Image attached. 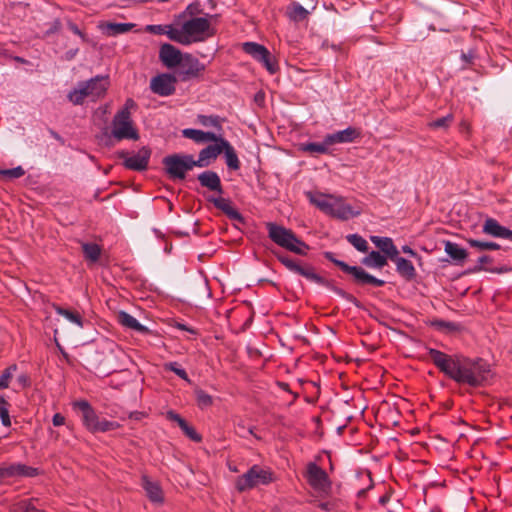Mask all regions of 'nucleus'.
Wrapping results in <instances>:
<instances>
[{
    "label": "nucleus",
    "mask_w": 512,
    "mask_h": 512,
    "mask_svg": "<svg viewBox=\"0 0 512 512\" xmlns=\"http://www.w3.org/2000/svg\"><path fill=\"white\" fill-rule=\"evenodd\" d=\"M142 487L151 502L156 504H162L164 502V493L158 482L152 481L147 476H143Z\"/></svg>",
    "instance_id": "a211bd4d"
},
{
    "label": "nucleus",
    "mask_w": 512,
    "mask_h": 512,
    "mask_svg": "<svg viewBox=\"0 0 512 512\" xmlns=\"http://www.w3.org/2000/svg\"><path fill=\"white\" fill-rule=\"evenodd\" d=\"M52 422H53V425L56 426V427L64 425L65 424V417L62 414H60V413H56L53 416Z\"/></svg>",
    "instance_id": "3c124183"
},
{
    "label": "nucleus",
    "mask_w": 512,
    "mask_h": 512,
    "mask_svg": "<svg viewBox=\"0 0 512 512\" xmlns=\"http://www.w3.org/2000/svg\"><path fill=\"white\" fill-rule=\"evenodd\" d=\"M111 135L118 141L123 139L138 140L139 134L130 112L127 109L118 111L112 121Z\"/></svg>",
    "instance_id": "6e6552de"
},
{
    "label": "nucleus",
    "mask_w": 512,
    "mask_h": 512,
    "mask_svg": "<svg viewBox=\"0 0 512 512\" xmlns=\"http://www.w3.org/2000/svg\"><path fill=\"white\" fill-rule=\"evenodd\" d=\"M330 144L326 143V136L320 143H303L300 145V150L310 153L311 155L326 154L328 153Z\"/></svg>",
    "instance_id": "c85d7f7f"
},
{
    "label": "nucleus",
    "mask_w": 512,
    "mask_h": 512,
    "mask_svg": "<svg viewBox=\"0 0 512 512\" xmlns=\"http://www.w3.org/2000/svg\"><path fill=\"white\" fill-rule=\"evenodd\" d=\"M306 478L310 486L319 494L327 495L331 490V482L326 472L315 463L307 465Z\"/></svg>",
    "instance_id": "1a4fd4ad"
},
{
    "label": "nucleus",
    "mask_w": 512,
    "mask_h": 512,
    "mask_svg": "<svg viewBox=\"0 0 512 512\" xmlns=\"http://www.w3.org/2000/svg\"><path fill=\"white\" fill-rule=\"evenodd\" d=\"M164 368L166 370H170V371H173L174 373H176L179 377H181L182 379L184 380H187L188 381V375L187 373L185 372V370L181 369L177 363H167L165 364Z\"/></svg>",
    "instance_id": "49530a36"
},
{
    "label": "nucleus",
    "mask_w": 512,
    "mask_h": 512,
    "mask_svg": "<svg viewBox=\"0 0 512 512\" xmlns=\"http://www.w3.org/2000/svg\"><path fill=\"white\" fill-rule=\"evenodd\" d=\"M179 67L187 76H197L205 70V66L190 54H184Z\"/></svg>",
    "instance_id": "6ab92c4d"
},
{
    "label": "nucleus",
    "mask_w": 512,
    "mask_h": 512,
    "mask_svg": "<svg viewBox=\"0 0 512 512\" xmlns=\"http://www.w3.org/2000/svg\"><path fill=\"white\" fill-rule=\"evenodd\" d=\"M222 153H224L226 164L230 169L238 170L240 168V161L238 159V156L234 148L226 140L222 142Z\"/></svg>",
    "instance_id": "a878e982"
},
{
    "label": "nucleus",
    "mask_w": 512,
    "mask_h": 512,
    "mask_svg": "<svg viewBox=\"0 0 512 512\" xmlns=\"http://www.w3.org/2000/svg\"><path fill=\"white\" fill-rule=\"evenodd\" d=\"M73 408L81 412L83 425L92 433L108 432L120 427V424L117 422L100 418L87 401H75Z\"/></svg>",
    "instance_id": "39448f33"
},
{
    "label": "nucleus",
    "mask_w": 512,
    "mask_h": 512,
    "mask_svg": "<svg viewBox=\"0 0 512 512\" xmlns=\"http://www.w3.org/2000/svg\"><path fill=\"white\" fill-rule=\"evenodd\" d=\"M337 265L345 272L352 274L359 282L363 284H371L376 287H381L384 285V281L375 278L374 276L365 272L362 268L359 267H351L345 264L344 262L338 261Z\"/></svg>",
    "instance_id": "4468645a"
},
{
    "label": "nucleus",
    "mask_w": 512,
    "mask_h": 512,
    "mask_svg": "<svg viewBox=\"0 0 512 512\" xmlns=\"http://www.w3.org/2000/svg\"><path fill=\"white\" fill-rule=\"evenodd\" d=\"M13 512H43L33 507L28 500H22L13 505Z\"/></svg>",
    "instance_id": "79ce46f5"
},
{
    "label": "nucleus",
    "mask_w": 512,
    "mask_h": 512,
    "mask_svg": "<svg viewBox=\"0 0 512 512\" xmlns=\"http://www.w3.org/2000/svg\"><path fill=\"white\" fill-rule=\"evenodd\" d=\"M56 311H57L58 314L66 317L69 321L77 324L80 327L83 326L82 318H81L79 313L71 311V310H66V309H63V308L58 307V306L56 307Z\"/></svg>",
    "instance_id": "4c0bfd02"
},
{
    "label": "nucleus",
    "mask_w": 512,
    "mask_h": 512,
    "mask_svg": "<svg viewBox=\"0 0 512 512\" xmlns=\"http://www.w3.org/2000/svg\"><path fill=\"white\" fill-rule=\"evenodd\" d=\"M134 27V24L131 23H102L100 28L108 35L114 36L117 34H122L130 31Z\"/></svg>",
    "instance_id": "bb28decb"
},
{
    "label": "nucleus",
    "mask_w": 512,
    "mask_h": 512,
    "mask_svg": "<svg viewBox=\"0 0 512 512\" xmlns=\"http://www.w3.org/2000/svg\"><path fill=\"white\" fill-rule=\"evenodd\" d=\"M279 261L289 270L298 273L307 279L319 281L320 278L316 275L314 269L309 266H301L298 262L288 256H278Z\"/></svg>",
    "instance_id": "f3484780"
},
{
    "label": "nucleus",
    "mask_w": 512,
    "mask_h": 512,
    "mask_svg": "<svg viewBox=\"0 0 512 512\" xmlns=\"http://www.w3.org/2000/svg\"><path fill=\"white\" fill-rule=\"evenodd\" d=\"M451 122H452V116L449 115V116L442 117V118H439V119L431 122L430 126L432 128L448 127Z\"/></svg>",
    "instance_id": "de8ad7c7"
},
{
    "label": "nucleus",
    "mask_w": 512,
    "mask_h": 512,
    "mask_svg": "<svg viewBox=\"0 0 512 512\" xmlns=\"http://www.w3.org/2000/svg\"><path fill=\"white\" fill-rule=\"evenodd\" d=\"M33 469L21 464H12L0 468V478L6 479L17 476H32Z\"/></svg>",
    "instance_id": "4be33fe9"
},
{
    "label": "nucleus",
    "mask_w": 512,
    "mask_h": 512,
    "mask_svg": "<svg viewBox=\"0 0 512 512\" xmlns=\"http://www.w3.org/2000/svg\"><path fill=\"white\" fill-rule=\"evenodd\" d=\"M269 237L279 246L299 255H304L308 246L283 226L267 224Z\"/></svg>",
    "instance_id": "423d86ee"
},
{
    "label": "nucleus",
    "mask_w": 512,
    "mask_h": 512,
    "mask_svg": "<svg viewBox=\"0 0 512 512\" xmlns=\"http://www.w3.org/2000/svg\"><path fill=\"white\" fill-rule=\"evenodd\" d=\"M483 232L499 238H511L512 231L500 225L495 219L487 218L483 224Z\"/></svg>",
    "instance_id": "aec40b11"
},
{
    "label": "nucleus",
    "mask_w": 512,
    "mask_h": 512,
    "mask_svg": "<svg viewBox=\"0 0 512 512\" xmlns=\"http://www.w3.org/2000/svg\"><path fill=\"white\" fill-rule=\"evenodd\" d=\"M183 135L196 142H204V131L196 129H185Z\"/></svg>",
    "instance_id": "c03bdc74"
},
{
    "label": "nucleus",
    "mask_w": 512,
    "mask_h": 512,
    "mask_svg": "<svg viewBox=\"0 0 512 512\" xmlns=\"http://www.w3.org/2000/svg\"><path fill=\"white\" fill-rule=\"evenodd\" d=\"M166 417L170 421L177 422L179 426H180V421H185L183 418L180 417L179 414H177L173 411L167 412Z\"/></svg>",
    "instance_id": "8fccbe9b"
},
{
    "label": "nucleus",
    "mask_w": 512,
    "mask_h": 512,
    "mask_svg": "<svg viewBox=\"0 0 512 512\" xmlns=\"http://www.w3.org/2000/svg\"><path fill=\"white\" fill-rule=\"evenodd\" d=\"M402 250H403L404 253L410 254L412 256L416 255V253L410 247H408V246H404L402 248Z\"/></svg>",
    "instance_id": "6e6d98bb"
},
{
    "label": "nucleus",
    "mask_w": 512,
    "mask_h": 512,
    "mask_svg": "<svg viewBox=\"0 0 512 512\" xmlns=\"http://www.w3.org/2000/svg\"><path fill=\"white\" fill-rule=\"evenodd\" d=\"M445 252L455 261H464L467 257L466 250L450 241L445 242Z\"/></svg>",
    "instance_id": "c756f323"
},
{
    "label": "nucleus",
    "mask_w": 512,
    "mask_h": 512,
    "mask_svg": "<svg viewBox=\"0 0 512 512\" xmlns=\"http://www.w3.org/2000/svg\"><path fill=\"white\" fill-rule=\"evenodd\" d=\"M135 103L133 100L128 99L125 103V106L122 109H127L130 112V108L134 107Z\"/></svg>",
    "instance_id": "864d4df0"
},
{
    "label": "nucleus",
    "mask_w": 512,
    "mask_h": 512,
    "mask_svg": "<svg viewBox=\"0 0 512 512\" xmlns=\"http://www.w3.org/2000/svg\"><path fill=\"white\" fill-rule=\"evenodd\" d=\"M109 169H110V168H105V171H104V173H105V174H108V172H109Z\"/></svg>",
    "instance_id": "13d9d810"
},
{
    "label": "nucleus",
    "mask_w": 512,
    "mask_h": 512,
    "mask_svg": "<svg viewBox=\"0 0 512 512\" xmlns=\"http://www.w3.org/2000/svg\"><path fill=\"white\" fill-rule=\"evenodd\" d=\"M184 54L171 44H163L159 51L160 60L168 68L179 66Z\"/></svg>",
    "instance_id": "dca6fc26"
},
{
    "label": "nucleus",
    "mask_w": 512,
    "mask_h": 512,
    "mask_svg": "<svg viewBox=\"0 0 512 512\" xmlns=\"http://www.w3.org/2000/svg\"><path fill=\"white\" fill-rule=\"evenodd\" d=\"M145 31L152 34H165L172 40L173 33L176 31V26L171 25H147Z\"/></svg>",
    "instance_id": "72a5a7b5"
},
{
    "label": "nucleus",
    "mask_w": 512,
    "mask_h": 512,
    "mask_svg": "<svg viewBox=\"0 0 512 512\" xmlns=\"http://www.w3.org/2000/svg\"><path fill=\"white\" fill-rule=\"evenodd\" d=\"M468 243L481 251L483 250H497L500 248V246L495 242H481L474 239H469Z\"/></svg>",
    "instance_id": "a19ab883"
},
{
    "label": "nucleus",
    "mask_w": 512,
    "mask_h": 512,
    "mask_svg": "<svg viewBox=\"0 0 512 512\" xmlns=\"http://www.w3.org/2000/svg\"><path fill=\"white\" fill-rule=\"evenodd\" d=\"M117 319L119 323L123 326L134 329L141 333H146L148 330L143 325H141L133 316L129 315L126 312H120L117 315Z\"/></svg>",
    "instance_id": "cd10ccee"
},
{
    "label": "nucleus",
    "mask_w": 512,
    "mask_h": 512,
    "mask_svg": "<svg viewBox=\"0 0 512 512\" xmlns=\"http://www.w3.org/2000/svg\"><path fill=\"white\" fill-rule=\"evenodd\" d=\"M305 195L311 204L334 218L348 220L361 213L359 204L350 202L338 195L324 194L317 191H309Z\"/></svg>",
    "instance_id": "f03ea898"
},
{
    "label": "nucleus",
    "mask_w": 512,
    "mask_h": 512,
    "mask_svg": "<svg viewBox=\"0 0 512 512\" xmlns=\"http://www.w3.org/2000/svg\"><path fill=\"white\" fill-rule=\"evenodd\" d=\"M8 406H9L8 402L3 397H1L0 398V418H1L2 424L6 427H9L11 425Z\"/></svg>",
    "instance_id": "ea45409f"
},
{
    "label": "nucleus",
    "mask_w": 512,
    "mask_h": 512,
    "mask_svg": "<svg viewBox=\"0 0 512 512\" xmlns=\"http://www.w3.org/2000/svg\"><path fill=\"white\" fill-rule=\"evenodd\" d=\"M196 401L200 408H207L213 404L212 397L205 393L203 390H196Z\"/></svg>",
    "instance_id": "58836bf2"
},
{
    "label": "nucleus",
    "mask_w": 512,
    "mask_h": 512,
    "mask_svg": "<svg viewBox=\"0 0 512 512\" xmlns=\"http://www.w3.org/2000/svg\"><path fill=\"white\" fill-rule=\"evenodd\" d=\"M428 356L445 375L460 384L479 386L491 376L490 366L483 360L453 358L435 349H430Z\"/></svg>",
    "instance_id": "f257e3e1"
},
{
    "label": "nucleus",
    "mask_w": 512,
    "mask_h": 512,
    "mask_svg": "<svg viewBox=\"0 0 512 512\" xmlns=\"http://www.w3.org/2000/svg\"><path fill=\"white\" fill-rule=\"evenodd\" d=\"M242 48L255 60L261 62L271 74H274L278 70L276 61L263 45L254 42H246L242 45Z\"/></svg>",
    "instance_id": "9d476101"
},
{
    "label": "nucleus",
    "mask_w": 512,
    "mask_h": 512,
    "mask_svg": "<svg viewBox=\"0 0 512 512\" xmlns=\"http://www.w3.org/2000/svg\"><path fill=\"white\" fill-rule=\"evenodd\" d=\"M360 136L361 132L359 129L348 127L345 130L326 135V143L330 144V146L335 144L352 143L360 138Z\"/></svg>",
    "instance_id": "2eb2a0df"
},
{
    "label": "nucleus",
    "mask_w": 512,
    "mask_h": 512,
    "mask_svg": "<svg viewBox=\"0 0 512 512\" xmlns=\"http://www.w3.org/2000/svg\"><path fill=\"white\" fill-rule=\"evenodd\" d=\"M25 174L21 166L12 169H0V180L9 181L22 177Z\"/></svg>",
    "instance_id": "f704fd0d"
},
{
    "label": "nucleus",
    "mask_w": 512,
    "mask_h": 512,
    "mask_svg": "<svg viewBox=\"0 0 512 512\" xmlns=\"http://www.w3.org/2000/svg\"><path fill=\"white\" fill-rule=\"evenodd\" d=\"M16 369H17L16 365H11L4 370L3 374L0 377V383L3 386V388H7L9 386V383H10Z\"/></svg>",
    "instance_id": "37998d69"
},
{
    "label": "nucleus",
    "mask_w": 512,
    "mask_h": 512,
    "mask_svg": "<svg viewBox=\"0 0 512 512\" xmlns=\"http://www.w3.org/2000/svg\"><path fill=\"white\" fill-rule=\"evenodd\" d=\"M215 29L208 18L193 17L185 21L181 26H176L172 41L182 45H190L195 42H202L212 37Z\"/></svg>",
    "instance_id": "7ed1b4c3"
},
{
    "label": "nucleus",
    "mask_w": 512,
    "mask_h": 512,
    "mask_svg": "<svg viewBox=\"0 0 512 512\" xmlns=\"http://www.w3.org/2000/svg\"><path fill=\"white\" fill-rule=\"evenodd\" d=\"M143 417V413L140 412H134L130 414V418H133L135 420H140Z\"/></svg>",
    "instance_id": "5fc2aeb1"
},
{
    "label": "nucleus",
    "mask_w": 512,
    "mask_h": 512,
    "mask_svg": "<svg viewBox=\"0 0 512 512\" xmlns=\"http://www.w3.org/2000/svg\"><path fill=\"white\" fill-rule=\"evenodd\" d=\"M108 87V78L98 76L79 83L77 87L68 94V99L75 105H81L87 101L96 102L104 97Z\"/></svg>",
    "instance_id": "20e7f679"
},
{
    "label": "nucleus",
    "mask_w": 512,
    "mask_h": 512,
    "mask_svg": "<svg viewBox=\"0 0 512 512\" xmlns=\"http://www.w3.org/2000/svg\"><path fill=\"white\" fill-rule=\"evenodd\" d=\"M362 263L368 267L381 268L387 264V260L386 257L381 255L379 252L372 251L362 260Z\"/></svg>",
    "instance_id": "2f4dec72"
},
{
    "label": "nucleus",
    "mask_w": 512,
    "mask_h": 512,
    "mask_svg": "<svg viewBox=\"0 0 512 512\" xmlns=\"http://www.w3.org/2000/svg\"><path fill=\"white\" fill-rule=\"evenodd\" d=\"M68 26L74 34L80 36L83 40H85V35L78 29V27L74 23H69Z\"/></svg>",
    "instance_id": "603ef678"
},
{
    "label": "nucleus",
    "mask_w": 512,
    "mask_h": 512,
    "mask_svg": "<svg viewBox=\"0 0 512 512\" xmlns=\"http://www.w3.org/2000/svg\"><path fill=\"white\" fill-rule=\"evenodd\" d=\"M151 152L148 148H141L136 154L129 155L127 152H120L119 156L124 159V165L131 170H144L148 166Z\"/></svg>",
    "instance_id": "f8f14e48"
},
{
    "label": "nucleus",
    "mask_w": 512,
    "mask_h": 512,
    "mask_svg": "<svg viewBox=\"0 0 512 512\" xmlns=\"http://www.w3.org/2000/svg\"><path fill=\"white\" fill-rule=\"evenodd\" d=\"M180 428L183 432L192 440L200 441V436L196 433L193 427H191L186 421H180Z\"/></svg>",
    "instance_id": "a18cd8bd"
},
{
    "label": "nucleus",
    "mask_w": 512,
    "mask_h": 512,
    "mask_svg": "<svg viewBox=\"0 0 512 512\" xmlns=\"http://www.w3.org/2000/svg\"><path fill=\"white\" fill-rule=\"evenodd\" d=\"M82 250L86 260L92 263H95L101 255L100 246L94 243H83Z\"/></svg>",
    "instance_id": "7c9ffc66"
},
{
    "label": "nucleus",
    "mask_w": 512,
    "mask_h": 512,
    "mask_svg": "<svg viewBox=\"0 0 512 512\" xmlns=\"http://www.w3.org/2000/svg\"><path fill=\"white\" fill-rule=\"evenodd\" d=\"M347 240L351 245H353L357 250L361 252H366L368 250L367 241L357 234L348 235Z\"/></svg>",
    "instance_id": "e433bc0d"
},
{
    "label": "nucleus",
    "mask_w": 512,
    "mask_h": 512,
    "mask_svg": "<svg viewBox=\"0 0 512 512\" xmlns=\"http://www.w3.org/2000/svg\"><path fill=\"white\" fill-rule=\"evenodd\" d=\"M219 140H224L221 137H217L214 133L204 132V142L212 141L214 144H219Z\"/></svg>",
    "instance_id": "09e8293b"
},
{
    "label": "nucleus",
    "mask_w": 512,
    "mask_h": 512,
    "mask_svg": "<svg viewBox=\"0 0 512 512\" xmlns=\"http://www.w3.org/2000/svg\"><path fill=\"white\" fill-rule=\"evenodd\" d=\"M212 201H213L214 205L218 209H220L223 212H225L228 216H230L232 218H238L239 217V214L233 208V206L231 205L230 201H228L227 199L222 198V197H218V198L213 199Z\"/></svg>",
    "instance_id": "473e14b6"
},
{
    "label": "nucleus",
    "mask_w": 512,
    "mask_h": 512,
    "mask_svg": "<svg viewBox=\"0 0 512 512\" xmlns=\"http://www.w3.org/2000/svg\"><path fill=\"white\" fill-rule=\"evenodd\" d=\"M274 480V474L270 469L254 465L237 479L236 487L240 492H243L259 485H267Z\"/></svg>",
    "instance_id": "0eeeda50"
},
{
    "label": "nucleus",
    "mask_w": 512,
    "mask_h": 512,
    "mask_svg": "<svg viewBox=\"0 0 512 512\" xmlns=\"http://www.w3.org/2000/svg\"><path fill=\"white\" fill-rule=\"evenodd\" d=\"M167 172L174 178L183 179L187 171L195 165V160L191 156H169L164 159Z\"/></svg>",
    "instance_id": "9b49d317"
},
{
    "label": "nucleus",
    "mask_w": 512,
    "mask_h": 512,
    "mask_svg": "<svg viewBox=\"0 0 512 512\" xmlns=\"http://www.w3.org/2000/svg\"><path fill=\"white\" fill-rule=\"evenodd\" d=\"M176 78L171 74H161L151 80V89L161 96H168L175 91Z\"/></svg>",
    "instance_id": "ddd939ff"
},
{
    "label": "nucleus",
    "mask_w": 512,
    "mask_h": 512,
    "mask_svg": "<svg viewBox=\"0 0 512 512\" xmlns=\"http://www.w3.org/2000/svg\"><path fill=\"white\" fill-rule=\"evenodd\" d=\"M219 140V144H212L203 149L199 154V159L195 161V165L198 167H205L209 164L210 160L216 159V157L222 153V142Z\"/></svg>",
    "instance_id": "412c9836"
},
{
    "label": "nucleus",
    "mask_w": 512,
    "mask_h": 512,
    "mask_svg": "<svg viewBox=\"0 0 512 512\" xmlns=\"http://www.w3.org/2000/svg\"><path fill=\"white\" fill-rule=\"evenodd\" d=\"M370 239L376 245V247L379 248L384 254H386V256L391 260H394L395 257L398 256V250L393 244L392 239L378 236H371Z\"/></svg>",
    "instance_id": "5701e85b"
},
{
    "label": "nucleus",
    "mask_w": 512,
    "mask_h": 512,
    "mask_svg": "<svg viewBox=\"0 0 512 512\" xmlns=\"http://www.w3.org/2000/svg\"><path fill=\"white\" fill-rule=\"evenodd\" d=\"M198 180L202 186H205L210 190L221 192V181L215 172H204L198 176Z\"/></svg>",
    "instance_id": "b1692460"
},
{
    "label": "nucleus",
    "mask_w": 512,
    "mask_h": 512,
    "mask_svg": "<svg viewBox=\"0 0 512 512\" xmlns=\"http://www.w3.org/2000/svg\"><path fill=\"white\" fill-rule=\"evenodd\" d=\"M461 131L464 132H468L469 131V125L466 123V122H463L461 123Z\"/></svg>",
    "instance_id": "4d7b16f0"
},
{
    "label": "nucleus",
    "mask_w": 512,
    "mask_h": 512,
    "mask_svg": "<svg viewBox=\"0 0 512 512\" xmlns=\"http://www.w3.org/2000/svg\"><path fill=\"white\" fill-rule=\"evenodd\" d=\"M397 266L398 273L407 280L415 277L416 272L413 264L405 258L396 256L393 260Z\"/></svg>",
    "instance_id": "393cba45"
},
{
    "label": "nucleus",
    "mask_w": 512,
    "mask_h": 512,
    "mask_svg": "<svg viewBox=\"0 0 512 512\" xmlns=\"http://www.w3.org/2000/svg\"><path fill=\"white\" fill-rule=\"evenodd\" d=\"M288 15L295 21H302L307 16V11L298 4H292L288 7Z\"/></svg>",
    "instance_id": "c9c22d12"
}]
</instances>
